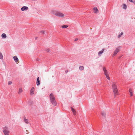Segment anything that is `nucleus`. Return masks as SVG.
Segmentation results:
<instances>
[{
	"instance_id": "30",
	"label": "nucleus",
	"mask_w": 135,
	"mask_h": 135,
	"mask_svg": "<svg viewBox=\"0 0 135 135\" xmlns=\"http://www.w3.org/2000/svg\"><path fill=\"white\" fill-rule=\"evenodd\" d=\"M133 3H134V4H135V1H133Z\"/></svg>"
},
{
	"instance_id": "1",
	"label": "nucleus",
	"mask_w": 135,
	"mask_h": 135,
	"mask_svg": "<svg viewBox=\"0 0 135 135\" xmlns=\"http://www.w3.org/2000/svg\"><path fill=\"white\" fill-rule=\"evenodd\" d=\"M51 13L55 16L58 17H65V15L63 13L56 10H52L51 11Z\"/></svg>"
},
{
	"instance_id": "11",
	"label": "nucleus",
	"mask_w": 135,
	"mask_h": 135,
	"mask_svg": "<svg viewBox=\"0 0 135 135\" xmlns=\"http://www.w3.org/2000/svg\"><path fill=\"white\" fill-rule=\"evenodd\" d=\"M104 50V49H103L101 51L99 52L98 53V55L99 56H100L103 53Z\"/></svg>"
},
{
	"instance_id": "23",
	"label": "nucleus",
	"mask_w": 135,
	"mask_h": 135,
	"mask_svg": "<svg viewBox=\"0 0 135 135\" xmlns=\"http://www.w3.org/2000/svg\"><path fill=\"white\" fill-rule=\"evenodd\" d=\"M106 77L107 78L108 80H110V78L109 76V75H106Z\"/></svg>"
},
{
	"instance_id": "6",
	"label": "nucleus",
	"mask_w": 135,
	"mask_h": 135,
	"mask_svg": "<svg viewBox=\"0 0 135 135\" xmlns=\"http://www.w3.org/2000/svg\"><path fill=\"white\" fill-rule=\"evenodd\" d=\"M28 9V7L26 6H23L21 8V10L22 11H27Z\"/></svg>"
},
{
	"instance_id": "29",
	"label": "nucleus",
	"mask_w": 135,
	"mask_h": 135,
	"mask_svg": "<svg viewBox=\"0 0 135 135\" xmlns=\"http://www.w3.org/2000/svg\"><path fill=\"white\" fill-rule=\"evenodd\" d=\"M123 34V32H121L120 34L121 36Z\"/></svg>"
},
{
	"instance_id": "25",
	"label": "nucleus",
	"mask_w": 135,
	"mask_h": 135,
	"mask_svg": "<svg viewBox=\"0 0 135 135\" xmlns=\"http://www.w3.org/2000/svg\"><path fill=\"white\" fill-rule=\"evenodd\" d=\"M78 38H76L75 39V40H74V41H77L78 40Z\"/></svg>"
},
{
	"instance_id": "17",
	"label": "nucleus",
	"mask_w": 135,
	"mask_h": 135,
	"mask_svg": "<svg viewBox=\"0 0 135 135\" xmlns=\"http://www.w3.org/2000/svg\"><path fill=\"white\" fill-rule=\"evenodd\" d=\"M24 121L25 123L27 124L29 123V122H28V120L25 118H24Z\"/></svg>"
},
{
	"instance_id": "16",
	"label": "nucleus",
	"mask_w": 135,
	"mask_h": 135,
	"mask_svg": "<svg viewBox=\"0 0 135 135\" xmlns=\"http://www.w3.org/2000/svg\"><path fill=\"white\" fill-rule=\"evenodd\" d=\"M2 37L3 38H5L6 37V35L5 33H3L2 35Z\"/></svg>"
},
{
	"instance_id": "19",
	"label": "nucleus",
	"mask_w": 135,
	"mask_h": 135,
	"mask_svg": "<svg viewBox=\"0 0 135 135\" xmlns=\"http://www.w3.org/2000/svg\"><path fill=\"white\" fill-rule=\"evenodd\" d=\"M68 27V26L66 25H64L62 26L61 27L62 28H67Z\"/></svg>"
},
{
	"instance_id": "15",
	"label": "nucleus",
	"mask_w": 135,
	"mask_h": 135,
	"mask_svg": "<svg viewBox=\"0 0 135 135\" xmlns=\"http://www.w3.org/2000/svg\"><path fill=\"white\" fill-rule=\"evenodd\" d=\"M130 93L131 96H132L133 95L132 90L131 89H130L129 91Z\"/></svg>"
},
{
	"instance_id": "24",
	"label": "nucleus",
	"mask_w": 135,
	"mask_h": 135,
	"mask_svg": "<svg viewBox=\"0 0 135 135\" xmlns=\"http://www.w3.org/2000/svg\"><path fill=\"white\" fill-rule=\"evenodd\" d=\"M12 84V82L11 81H9L8 82V85H11Z\"/></svg>"
},
{
	"instance_id": "26",
	"label": "nucleus",
	"mask_w": 135,
	"mask_h": 135,
	"mask_svg": "<svg viewBox=\"0 0 135 135\" xmlns=\"http://www.w3.org/2000/svg\"><path fill=\"white\" fill-rule=\"evenodd\" d=\"M121 36V35H119L118 37V38H119Z\"/></svg>"
},
{
	"instance_id": "5",
	"label": "nucleus",
	"mask_w": 135,
	"mask_h": 135,
	"mask_svg": "<svg viewBox=\"0 0 135 135\" xmlns=\"http://www.w3.org/2000/svg\"><path fill=\"white\" fill-rule=\"evenodd\" d=\"M120 46L117 47L116 49L115 50L114 52V54L113 55V56L115 55L118 53V52H119L120 50Z\"/></svg>"
},
{
	"instance_id": "9",
	"label": "nucleus",
	"mask_w": 135,
	"mask_h": 135,
	"mask_svg": "<svg viewBox=\"0 0 135 135\" xmlns=\"http://www.w3.org/2000/svg\"><path fill=\"white\" fill-rule=\"evenodd\" d=\"M94 12L97 13H98L99 11L96 7H94L93 8Z\"/></svg>"
},
{
	"instance_id": "14",
	"label": "nucleus",
	"mask_w": 135,
	"mask_h": 135,
	"mask_svg": "<svg viewBox=\"0 0 135 135\" xmlns=\"http://www.w3.org/2000/svg\"><path fill=\"white\" fill-rule=\"evenodd\" d=\"M23 91V90L21 88H19L18 91V94H20Z\"/></svg>"
},
{
	"instance_id": "3",
	"label": "nucleus",
	"mask_w": 135,
	"mask_h": 135,
	"mask_svg": "<svg viewBox=\"0 0 135 135\" xmlns=\"http://www.w3.org/2000/svg\"><path fill=\"white\" fill-rule=\"evenodd\" d=\"M50 98L51 102L52 105L54 106H56V105L57 103L55 100V97L52 94H51L50 95Z\"/></svg>"
},
{
	"instance_id": "13",
	"label": "nucleus",
	"mask_w": 135,
	"mask_h": 135,
	"mask_svg": "<svg viewBox=\"0 0 135 135\" xmlns=\"http://www.w3.org/2000/svg\"><path fill=\"white\" fill-rule=\"evenodd\" d=\"M71 110L73 113V114L74 115H76V112L75 110L72 108H71Z\"/></svg>"
},
{
	"instance_id": "22",
	"label": "nucleus",
	"mask_w": 135,
	"mask_h": 135,
	"mask_svg": "<svg viewBox=\"0 0 135 135\" xmlns=\"http://www.w3.org/2000/svg\"><path fill=\"white\" fill-rule=\"evenodd\" d=\"M79 68L80 70H83L84 69V68L83 66H80V67Z\"/></svg>"
},
{
	"instance_id": "4",
	"label": "nucleus",
	"mask_w": 135,
	"mask_h": 135,
	"mask_svg": "<svg viewBox=\"0 0 135 135\" xmlns=\"http://www.w3.org/2000/svg\"><path fill=\"white\" fill-rule=\"evenodd\" d=\"M3 132L4 135H9L10 131L9 128L7 126H5L3 128Z\"/></svg>"
},
{
	"instance_id": "8",
	"label": "nucleus",
	"mask_w": 135,
	"mask_h": 135,
	"mask_svg": "<svg viewBox=\"0 0 135 135\" xmlns=\"http://www.w3.org/2000/svg\"><path fill=\"white\" fill-rule=\"evenodd\" d=\"M13 59L15 61V62L16 63H19V61L18 59V58L16 56H14L13 57Z\"/></svg>"
},
{
	"instance_id": "18",
	"label": "nucleus",
	"mask_w": 135,
	"mask_h": 135,
	"mask_svg": "<svg viewBox=\"0 0 135 135\" xmlns=\"http://www.w3.org/2000/svg\"><path fill=\"white\" fill-rule=\"evenodd\" d=\"M102 115V116L104 117H105L106 114L104 112H102L101 113Z\"/></svg>"
},
{
	"instance_id": "20",
	"label": "nucleus",
	"mask_w": 135,
	"mask_h": 135,
	"mask_svg": "<svg viewBox=\"0 0 135 135\" xmlns=\"http://www.w3.org/2000/svg\"><path fill=\"white\" fill-rule=\"evenodd\" d=\"M127 8V6L125 4H123V8L126 9Z\"/></svg>"
},
{
	"instance_id": "21",
	"label": "nucleus",
	"mask_w": 135,
	"mask_h": 135,
	"mask_svg": "<svg viewBox=\"0 0 135 135\" xmlns=\"http://www.w3.org/2000/svg\"><path fill=\"white\" fill-rule=\"evenodd\" d=\"M3 58V56L2 54L0 52V59H2Z\"/></svg>"
},
{
	"instance_id": "12",
	"label": "nucleus",
	"mask_w": 135,
	"mask_h": 135,
	"mask_svg": "<svg viewBox=\"0 0 135 135\" xmlns=\"http://www.w3.org/2000/svg\"><path fill=\"white\" fill-rule=\"evenodd\" d=\"M39 79V77H38L37 78V79L36 84L37 86H39L40 84V81Z\"/></svg>"
},
{
	"instance_id": "2",
	"label": "nucleus",
	"mask_w": 135,
	"mask_h": 135,
	"mask_svg": "<svg viewBox=\"0 0 135 135\" xmlns=\"http://www.w3.org/2000/svg\"><path fill=\"white\" fill-rule=\"evenodd\" d=\"M117 83L115 82H113L112 83V88L114 92L115 97L118 94V91L117 88Z\"/></svg>"
},
{
	"instance_id": "7",
	"label": "nucleus",
	"mask_w": 135,
	"mask_h": 135,
	"mask_svg": "<svg viewBox=\"0 0 135 135\" xmlns=\"http://www.w3.org/2000/svg\"><path fill=\"white\" fill-rule=\"evenodd\" d=\"M103 70L104 72V74L105 76L109 75L108 73L107 70L106 69V68L105 67L103 68Z\"/></svg>"
},
{
	"instance_id": "27",
	"label": "nucleus",
	"mask_w": 135,
	"mask_h": 135,
	"mask_svg": "<svg viewBox=\"0 0 135 135\" xmlns=\"http://www.w3.org/2000/svg\"><path fill=\"white\" fill-rule=\"evenodd\" d=\"M41 32L44 34L45 33V31L43 30L41 31Z\"/></svg>"
},
{
	"instance_id": "28",
	"label": "nucleus",
	"mask_w": 135,
	"mask_h": 135,
	"mask_svg": "<svg viewBox=\"0 0 135 135\" xmlns=\"http://www.w3.org/2000/svg\"><path fill=\"white\" fill-rule=\"evenodd\" d=\"M129 0V2H133V1L132 0Z\"/></svg>"
},
{
	"instance_id": "10",
	"label": "nucleus",
	"mask_w": 135,
	"mask_h": 135,
	"mask_svg": "<svg viewBox=\"0 0 135 135\" xmlns=\"http://www.w3.org/2000/svg\"><path fill=\"white\" fill-rule=\"evenodd\" d=\"M35 90V88L34 87H32L30 91V94L31 95H32L34 94V92Z\"/></svg>"
}]
</instances>
